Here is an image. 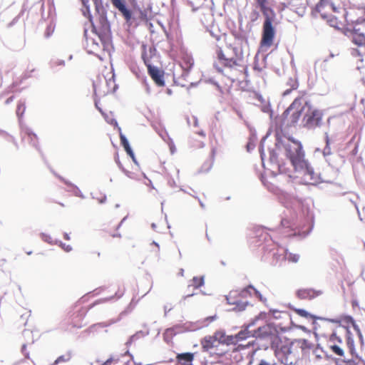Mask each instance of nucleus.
<instances>
[{
	"instance_id": "f257e3e1",
	"label": "nucleus",
	"mask_w": 365,
	"mask_h": 365,
	"mask_svg": "<svg viewBox=\"0 0 365 365\" xmlns=\"http://www.w3.org/2000/svg\"><path fill=\"white\" fill-rule=\"evenodd\" d=\"M269 153L270 163L277 165L279 171H282V165H280L278 155L283 153L294 170L302 173L304 177L310 180L309 184L316 185L322 182L320 174L315 173L311 164L305 159L304 151L300 141L293 138L283 139L277 135L275 148L269 149Z\"/></svg>"
},
{
	"instance_id": "f03ea898",
	"label": "nucleus",
	"mask_w": 365,
	"mask_h": 365,
	"mask_svg": "<svg viewBox=\"0 0 365 365\" xmlns=\"http://www.w3.org/2000/svg\"><path fill=\"white\" fill-rule=\"evenodd\" d=\"M84 9L82 10L84 16L87 17L91 24L92 31L95 33L103 46L107 48L112 43V34L110 30V24L107 18L106 10L103 7L102 2L95 0L96 13L98 19V26H96L93 21V16L90 11L88 1L82 0Z\"/></svg>"
},
{
	"instance_id": "7ed1b4c3",
	"label": "nucleus",
	"mask_w": 365,
	"mask_h": 365,
	"mask_svg": "<svg viewBox=\"0 0 365 365\" xmlns=\"http://www.w3.org/2000/svg\"><path fill=\"white\" fill-rule=\"evenodd\" d=\"M262 314H264L260 313L250 323L244 324L241 330L238 332V336L240 339L255 338V340L249 344L252 345L256 344L259 348L267 349L273 341L277 332L276 329L270 324L260 326L255 329H252L255 326L257 322Z\"/></svg>"
},
{
	"instance_id": "20e7f679",
	"label": "nucleus",
	"mask_w": 365,
	"mask_h": 365,
	"mask_svg": "<svg viewBox=\"0 0 365 365\" xmlns=\"http://www.w3.org/2000/svg\"><path fill=\"white\" fill-rule=\"evenodd\" d=\"M281 226L287 231L285 232L287 237H299L304 238L307 237L312 230L314 227V215L309 211L307 212V216L300 218L292 219H282Z\"/></svg>"
},
{
	"instance_id": "39448f33",
	"label": "nucleus",
	"mask_w": 365,
	"mask_h": 365,
	"mask_svg": "<svg viewBox=\"0 0 365 365\" xmlns=\"http://www.w3.org/2000/svg\"><path fill=\"white\" fill-rule=\"evenodd\" d=\"M255 1L264 16L260 44L262 46L269 47L272 44L275 36V29L272 25L275 13L273 9L266 6L267 0Z\"/></svg>"
},
{
	"instance_id": "423d86ee",
	"label": "nucleus",
	"mask_w": 365,
	"mask_h": 365,
	"mask_svg": "<svg viewBox=\"0 0 365 365\" xmlns=\"http://www.w3.org/2000/svg\"><path fill=\"white\" fill-rule=\"evenodd\" d=\"M252 289L254 286L249 284L247 287L240 290H232L225 296L227 304L233 305V308L230 311L240 312L246 309L247 307L252 305L247 300L248 297L252 296Z\"/></svg>"
},
{
	"instance_id": "0eeeda50",
	"label": "nucleus",
	"mask_w": 365,
	"mask_h": 365,
	"mask_svg": "<svg viewBox=\"0 0 365 365\" xmlns=\"http://www.w3.org/2000/svg\"><path fill=\"white\" fill-rule=\"evenodd\" d=\"M304 107H306V109L303 112V126L307 129H314L320 127L323 117L322 111L317 108H312L308 102L305 103Z\"/></svg>"
},
{
	"instance_id": "6e6552de",
	"label": "nucleus",
	"mask_w": 365,
	"mask_h": 365,
	"mask_svg": "<svg viewBox=\"0 0 365 365\" xmlns=\"http://www.w3.org/2000/svg\"><path fill=\"white\" fill-rule=\"evenodd\" d=\"M297 102L294 101L282 113L281 116V127L287 128L295 126L306 107L296 108Z\"/></svg>"
},
{
	"instance_id": "1a4fd4ad",
	"label": "nucleus",
	"mask_w": 365,
	"mask_h": 365,
	"mask_svg": "<svg viewBox=\"0 0 365 365\" xmlns=\"http://www.w3.org/2000/svg\"><path fill=\"white\" fill-rule=\"evenodd\" d=\"M142 58L148 67V73L150 78L153 79V81L155 82V83L158 86H165V79H164V74L165 72L163 70L160 69L155 66L151 65L149 63V60L148 59L146 56L145 52L142 53Z\"/></svg>"
},
{
	"instance_id": "9d476101",
	"label": "nucleus",
	"mask_w": 365,
	"mask_h": 365,
	"mask_svg": "<svg viewBox=\"0 0 365 365\" xmlns=\"http://www.w3.org/2000/svg\"><path fill=\"white\" fill-rule=\"evenodd\" d=\"M274 258L277 262L279 260H288L289 262L297 263L299 259V255L289 252L287 249L281 247L277 252L273 253Z\"/></svg>"
},
{
	"instance_id": "9b49d317",
	"label": "nucleus",
	"mask_w": 365,
	"mask_h": 365,
	"mask_svg": "<svg viewBox=\"0 0 365 365\" xmlns=\"http://www.w3.org/2000/svg\"><path fill=\"white\" fill-rule=\"evenodd\" d=\"M295 312L300 317L313 319L314 322L312 324L314 325V329H317V326L318 325L317 322H316L317 319L322 320V321H326V322H329L331 323H340V319H330V318L317 317L316 315H314V314L308 312L307 310H305L304 309H296Z\"/></svg>"
},
{
	"instance_id": "f8f14e48",
	"label": "nucleus",
	"mask_w": 365,
	"mask_h": 365,
	"mask_svg": "<svg viewBox=\"0 0 365 365\" xmlns=\"http://www.w3.org/2000/svg\"><path fill=\"white\" fill-rule=\"evenodd\" d=\"M110 2L128 23L132 19V11L128 8L125 0H110Z\"/></svg>"
},
{
	"instance_id": "ddd939ff",
	"label": "nucleus",
	"mask_w": 365,
	"mask_h": 365,
	"mask_svg": "<svg viewBox=\"0 0 365 365\" xmlns=\"http://www.w3.org/2000/svg\"><path fill=\"white\" fill-rule=\"evenodd\" d=\"M322 291L312 288L299 289L296 292L297 297L300 299H312L322 294Z\"/></svg>"
},
{
	"instance_id": "4468645a",
	"label": "nucleus",
	"mask_w": 365,
	"mask_h": 365,
	"mask_svg": "<svg viewBox=\"0 0 365 365\" xmlns=\"http://www.w3.org/2000/svg\"><path fill=\"white\" fill-rule=\"evenodd\" d=\"M192 324L190 323L183 324H176L173 327L168 328L165 330V338L166 339L168 336H173L179 333H182L187 331H191Z\"/></svg>"
},
{
	"instance_id": "2eb2a0df",
	"label": "nucleus",
	"mask_w": 365,
	"mask_h": 365,
	"mask_svg": "<svg viewBox=\"0 0 365 365\" xmlns=\"http://www.w3.org/2000/svg\"><path fill=\"white\" fill-rule=\"evenodd\" d=\"M52 173L54 174L55 176H56L61 181H62L63 183H65L67 186L70 187L71 189L69 190V191L72 192L73 193V195L76 197H81L82 199H84L85 198V195L81 192V191L80 190V189L78 187V186H76V185H74L73 183H72L71 181L65 179L63 177L58 175L57 173H56L54 171H52Z\"/></svg>"
},
{
	"instance_id": "dca6fc26",
	"label": "nucleus",
	"mask_w": 365,
	"mask_h": 365,
	"mask_svg": "<svg viewBox=\"0 0 365 365\" xmlns=\"http://www.w3.org/2000/svg\"><path fill=\"white\" fill-rule=\"evenodd\" d=\"M201 345L204 351H210L212 349H217L219 344L212 336L208 335L201 339Z\"/></svg>"
},
{
	"instance_id": "f3484780",
	"label": "nucleus",
	"mask_w": 365,
	"mask_h": 365,
	"mask_svg": "<svg viewBox=\"0 0 365 365\" xmlns=\"http://www.w3.org/2000/svg\"><path fill=\"white\" fill-rule=\"evenodd\" d=\"M27 136V140L31 145L34 147L40 153L41 150L38 146V141L37 135L34 133L30 129L24 127V138Z\"/></svg>"
},
{
	"instance_id": "a211bd4d",
	"label": "nucleus",
	"mask_w": 365,
	"mask_h": 365,
	"mask_svg": "<svg viewBox=\"0 0 365 365\" xmlns=\"http://www.w3.org/2000/svg\"><path fill=\"white\" fill-rule=\"evenodd\" d=\"M179 365H192L194 354L190 352L178 354L176 356Z\"/></svg>"
},
{
	"instance_id": "6ab92c4d",
	"label": "nucleus",
	"mask_w": 365,
	"mask_h": 365,
	"mask_svg": "<svg viewBox=\"0 0 365 365\" xmlns=\"http://www.w3.org/2000/svg\"><path fill=\"white\" fill-rule=\"evenodd\" d=\"M359 29H357L354 26L352 41L359 46H365V35L363 33H359Z\"/></svg>"
},
{
	"instance_id": "aec40b11",
	"label": "nucleus",
	"mask_w": 365,
	"mask_h": 365,
	"mask_svg": "<svg viewBox=\"0 0 365 365\" xmlns=\"http://www.w3.org/2000/svg\"><path fill=\"white\" fill-rule=\"evenodd\" d=\"M148 334H149L148 330H147L146 331H138L130 336L128 340L126 341L125 345L127 346H128L131 345L135 341H137V340L140 339V338L144 337Z\"/></svg>"
},
{
	"instance_id": "412c9836",
	"label": "nucleus",
	"mask_w": 365,
	"mask_h": 365,
	"mask_svg": "<svg viewBox=\"0 0 365 365\" xmlns=\"http://www.w3.org/2000/svg\"><path fill=\"white\" fill-rule=\"evenodd\" d=\"M342 321L346 324H351L357 334L361 333L359 325L356 323L354 319L351 316H344Z\"/></svg>"
},
{
	"instance_id": "4be33fe9",
	"label": "nucleus",
	"mask_w": 365,
	"mask_h": 365,
	"mask_svg": "<svg viewBox=\"0 0 365 365\" xmlns=\"http://www.w3.org/2000/svg\"><path fill=\"white\" fill-rule=\"evenodd\" d=\"M212 158H214V156H215V149L213 148L212 149ZM213 159H212L211 160H207L206 162H205L203 163V165H202L200 170H199V173H207L209 172L212 165H213Z\"/></svg>"
},
{
	"instance_id": "5701e85b",
	"label": "nucleus",
	"mask_w": 365,
	"mask_h": 365,
	"mask_svg": "<svg viewBox=\"0 0 365 365\" xmlns=\"http://www.w3.org/2000/svg\"><path fill=\"white\" fill-rule=\"evenodd\" d=\"M246 339H240L238 333L235 335H226L225 336L224 344L226 345L235 344L237 341L245 340Z\"/></svg>"
},
{
	"instance_id": "b1692460",
	"label": "nucleus",
	"mask_w": 365,
	"mask_h": 365,
	"mask_svg": "<svg viewBox=\"0 0 365 365\" xmlns=\"http://www.w3.org/2000/svg\"><path fill=\"white\" fill-rule=\"evenodd\" d=\"M287 85L290 86V88L287 89L283 92V96L289 95L292 90H295L298 88V82L297 78H290L287 81Z\"/></svg>"
},
{
	"instance_id": "393cba45",
	"label": "nucleus",
	"mask_w": 365,
	"mask_h": 365,
	"mask_svg": "<svg viewBox=\"0 0 365 365\" xmlns=\"http://www.w3.org/2000/svg\"><path fill=\"white\" fill-rule=\"evenodd\" d=\"M192 284H188V288L191 286H193L195 289H198L200 287L203 286L205 284V277L204 276L198 278L197 277H194L192 280Z\"/></svg>"
},
{
	"instance_id": "a878e982",
	"label": "nucleus",
	"mask_w": 365,
	"mask_h": 365,
	"mask_svg": "<svg viewBox=\"0 0 365 365\" xmlns=\"http://www.w3.org/2000/svg\"><path fill=\"white\" fill-rule=\"evenodd\" d=\"M346 346L349 350L350 354L352 356H355L358 357V355L356 352L355 346H354V340L353 336H349L346 339Z\"/></svg>"
},
{
	"instance_id": "bb28decb",
	"label": "nucleus",
	"mask_w": 365,
	"mask_h": 365,
	"mask_svg": "<svg viewBox=\"0 0 365 365\" xmlns=\"http://www.w3.org/2000/svg\"><path fill=\"white\" fill-rule=\"evenodd\" d=\"M212 336L215 339H216V341L218 344H223L225 336V331L224 330L216 331Z\"/></svg>"
},
{
	"instance_id": "cd10ccee",
	"label": "nucleus",
	"mask_w": 365,
	"mask_h": 365,
	"mask_svg": "<svg viewBox=\"0 0 365 365\" xmlns=\"http://www.w3.org/2000/svg\"><path fill=\"white\" fill-rule=\"evenodd\" d=\"M325 143L326 145L322 150V153L324 158L330 155L331 154V148H330V140L329 138V135L327 133H325Z\"/></svg>"
},
{
	"instance_id": "c85d7f7f",
	"label": "nucleus",
	"mask_w": 365,
	"mask_h": 365,
	"mask_svg": "<svg viewBox=\"0 0 365 365\" xmlns=\"http://www.w3.org/2000/svg\"><path fill=\"white\" fill-rule=\"evenodd\" d=\"M194 65V60L191 57H185L181 64L182 69L191 70Z\"/></svg>"
},
{
	"instance_id": "c756f323",
	"label": "nucleus",
	"mask_w": 365,
	"mask_h": 365,
	"mask_svg": "<svg viewBox=\"0 0 365 365\" xmlns=\"http://www.w3.org/2000/svg\"><path fill=\"white\" fill-rule=\"evenodd\" d=\"M152 6L150 4H148L146 8H144L143 10H140V18L142 20H147L148 17L149 13L151 11Z\"/></svg>"
},
{
	"instance_id": "7c9ffc66",
	"label": "nucleus",
	"mask_w": 365,
	"mask_h": 365,
	"mask_svg": "<svg viewBox=\"0 0 365 365\" xmlns=\"http://www.w3.org/2000/svg\"><path fill=\"white\" fill-rule=\"evenodd\" d=\"M41 240L50 245H56L58 244V240H53V238L51 237V235L46 234V233H41Z\"/></svg>"
},
{
	"instance_id": "2f4dec72",
	"label": "nucleus",
	"mask_w": 365,
	"mask_h": 365,
	"mask_svg": "<svg viewBox=\"0 0 365 365\" xmlns=\"http://www.w3.org/2000/svg\"><path fill=\"white\" fill-rule=\"evenodd\" d=\"M222 65L225 67L227 68H232L235 66H237V61L234 58H226L224 59L222 63H221Z\"/></svg>"
},
{
	"instance_id": "473e14b6",
	"label": "nucleus",
	"mask_w": 365,
	"mask_h": 365,
	"mask_svg": "<svg viewBox=\"0 0 365 365\" xmlns=\"http://www.w3.org/2000/svg\"><path fill=\"white\" fill-rule=\"evenodd\" d=\"M115 163H117L118 168L122 170V172L128 178H133V173L125 169V167H123L121 163L120 162L119 159L117 158H115Z\"/></svg>"
},
{
	"instance_id": "72a5a7b5",
	"label": "nucleus",
	"mask_w": 365,
	"mask_h": 365,
	"mask_svg": "<svg viewBox=\"0 0 365 365\" xmlns=\"http://www.w3.org/2000/svg\"><path fill=\"white\" fill-rule=\"evenodd\" d=\"M261 110L263 113H269L270 118H272L273 111L271 108V106H270L269 103H264L262 106Z\"/></svg>"
},
{
	"instance_id": "f704fd0d",
	"label": "nucleus",
	"mask_w": 365,
	"mask_h": 365,
	"mask_svg": "<svg viewBox=\"0 0 365 365\" xmlns=\"http://www.w3.org/2000/svg\"><path fill=\"white\" fill-rule=\"evenodd\" d=\"M267 138V135L263 137V138L262 139V140L260 142L259 146V152L260 153V158L262 159L263 164H264V155H265L264 150V143Z\"/></svg>"
},
{
	"instance_id": "c9c22d12",
	"label": "nucleus",
	"mask_w": 365,
	"mask_h": 365,
	"mask_svg": "<svg viewBox=\"0 0 365 365\" xmlns=\"http://www.w3.org/2000/svg\"><path fill=\"white\" fill-rule=\"evenodd\" d=\"M330 348H331V351L335 354H336L338 356H343L344 355V350L340 346H339L338 345L333 344V345L331 346Z\"/></svg>"
},
{
	"instance_id": "e433bc0d",
	"label": "nucleus",
	"mask_w": 365,
	"mask_h": 365,
	"mask_svg": "<svg viewBox=\"0 0 365 365\" xmlns=\"http://www.w3.org/2000/svg\"><path fill=\"white\" fill-rule=\"evenodd\" d=\"M324 354L323 349L318 345L314 350L313 354L315 356L317 359H321L322 354Z\"/></svg>"
},
{
	"instance_id": "4c0bfd02",
	"label": "nucleus",
	"mask_w": 365,
	"mask_h": 365,
	"mask_svg": "<svg viewBox=\"0 0 365 365\" xmlns=\"http://www.w3.org/2000/svg\"><path fill=\"white\" fill-rule=\"evenodd\" d=\"M120 144L125 150L126 148L130 147L129 142L127 139V138L120 131Z\"/></svg>"
},
{
	"instance_id": "58836bf2",
	"label": "nucleus",
	"mask_w": 365,
	"mask_h": 365,
	"mask_svg": "<svg viewBox=\"0 0 365 365\" xmlns=\"http://www.w3.org/2000/svg\"><path fill=\"white\" fill-rule=\"evenodd\" d=\"M115 322V321H114V320H111L110 322H109V323H107V322H100V323L95 324L91 326L90 327V329H94L96 327H107L110 326V324H113Z\"/></svg>"
},
{
	"instance_id": "ea45409f",
	"label": "nucleus",
	"mask_w": 365,
	"mask_h": 365,
	"mask_svg": "<svg viewBox=\"0 0 365 365\" xmlns=\"http://www.w3.org/2000/svg\"><path fill=\"white\" fill-rule=\"evenodd\" d=\"M252 296L255 295L260 302H265L266 299L262 295V294L254 287L252 289Z\"/></svg>"
},
{
	"instance_id": "a19ab883",
	"label": "nucleus",
	"mask_w": 365,
	"mask_h": 365,
	"mask_svg": "<svg viewBox=\"0 0 365 365\" xmlns=\"http://www.w3.org/2000/svg\"><path fill=\"white\" fill-rule=\"evenodd\" d=\"M329 341L331 342L337 341L339 344L342 343L341 338L340 336H337V334L335 331H333L332 334L330 335Z\"/></svg>"
},
{
	"instance_id": "79ce46f5",
	"label": "nucleus",
	"mask_w": 365,
	"mask_h": 365,
	"mask_svg": "<svg viewBox=\"0 0 365 365\" xmlns=\"http://www.w3.org/2000/svg\"><path fill=\"white\" fill-rule=\"evenodd\" d=\"M126 153L132 158L133 163L136 165H138V161L135 157V154L133 153V149L131 148V147H128V148H126V149L125 150Z\"/></svg>"
},
{
	"instance_id": "37998d69",
	"label": "nucleus",
	"mask_w": 365,
	"mask_h": 365,
	"mask_svg": "<svg viewBox=\"0 0 365 365\" xmlns=\"http://www.w3.org/2000/svg\"><path fill=\"white\" fill-rule=\"evenodd\" d=\"M57 245L59 247H61L66 252H69L72 250V247L71 245H66L65 243L62 242L61 241L58 240V242Z\"/></svg>"
},
{
	"instance_id": "c03bdc74",
	"label": "nucleus",
	"mask_w": 365,
	"mask_h": 365,
	"mask_svg": "<svg viewBox=\"0 0 365 365\" xmlns=\"http://www.w3.org/2000/svg\"><path fill=\"white\" fill-rule=\"evenodd\" d=\"M217 56L220 63L227 58L220 48L217 50Z\"/></svg>"
},
{
	"instance_id": "a18cd8bd",
	"label": "nucleus",
	"mask_w": 365,
	"mask_h": 365,
	"mask_svg": "<svg viewBox=\"0 0 365 365\" xmlns=\"http://www.w3.org/2000/svg\"><path fill=\"white\" fill-rule=\"evenodd\" d=\"M53 31L54 29L51 25L48 26L45 31L44 36L46 38H49L52 35Z\"/></svg>"
},
{
	"instance_id": "49530a36",
	"label": "nucleus",
	"mask_w": 365,
	"mask_h": 365,
	"mask_svg": "<svg viewBox=\"0 0 365 365\" xmlns=\"http://www.w3.org/2000/svg\"><path fill=\"white\" fill-rule=\"evenodd\" d=\"M52 66H64L65 61L61 59L53 60L51 62Z\"/></svg>"
},
{
	"instance_id": "de8ad7c7",
	"label": "nucleus",
	"mask_w": 365,
	"mask_h": 365,
	"mask_svg": "<svg viewBox=\"0 0 365 365\" xmlns=\"http://www.w3.org/2000/svg\"><path fill=\"white\" fill-rule=\"evenodd\" d=\"M327 1V0H320L316 6V10L320 11V9L326 5Z\"/></svg>"
},
{
	"instance_id": "09e8293b",
	"label": "nucleus",
	"mask_w": 365,
	"mask_h": 365,
	"mask_svg": "<svg viewBox=\"0 0 365 365\" xmlns=\"http://www.w3.org/2000/svg\"><path fill=\"white\" fill-rule=\"evenodd\" d=\"M190 71V70L182 69L181 76L179 78H182L184 81H187V78L189 76Z\"/></svg>"
},
{
	"instance_id": "8fccbe9b",
	"label": "nucleus",
	"mask_w": 365,
	"mask_h": 365,
	"mask_svg": "<svg viewBox=\"0 0 365 365\" xmlns=\"http://www.w3.org/2000/svg\"><path fill=\"white\" fill-rule=\"evenodd\" d=\"M186 81H184V80H182L180 78H175V80H174L175 83H176L177 85L180 86L182 87H185V82Z\"/></svg>"
},
{
	"instance_id": "3c124183",
	"label": "nucleus",
	"mask_w": 365,
	"mask_h": 365,
	"mask_svg": "<svg viewBox=\"0 0 365 365\" xmlns=\"http://www.w3.org/2000/svg\"><path fill=\"white\" fill-rule=\"evenodd\" d=\"M106 121H107L108 123H110V125H113L116 126V127L118 128V130H119V131H120V130H121V128H120V127H118V123H117V121H116V120H115V119L112 118V119H110V120H107V119H106Z\"/></svg>"
},
{
	"instance_id": "603ef678",
	"label": "nucleus",
	"mask_w": 365,
	"mask_h": 365,
	"mask_svg": "<svg viewBox=\"0 0 365 365\" xmlns=\"http://www.w3.org/2000/svg\"><path fill=\"white\" fill-rule=\"evenodd\" d=\"M341 320H340V323H338L339 324L341 325ZM343 328H344L346 329V338L349 337V336H352V334L351 332V331L349 330V327L344 326V325H341Z\"/></svg>"
},
{
	"instance_id": "864d4df0",
	"label": "nucleus",
	"mask_w": 365,
	"mask_h": 365,
	"mask_svg": "<svg viewBox=\"0 0 365 365\" xmlns=\"http://www.w3.org/2000/svg\"><path fill=\"white\" fill-rule=\"evenodd\" d=\"M310 343L307 339L302 340V349L309 347Z\"/></svg>"
},
{
	"instance_id": "5fc2aeb1",
	"label": "nucleus",
	"mask_w": 365,
	"mask_h": 365,
	"mask_svg": "<svg viewBox=\"0 0 365 365\" xmlns=\"http://www.w3.org/2000/svg\"><path fill=\"white\" fill-rule=\"evenodd\" d=\"M257 365H276L275 363L274 364H269V362H267L266 360L264 359H261L259 361V362L258 363Z\"/></svg>"
},
{
	"instance_id": "6e6d98bb",
	"label": "nucleus",
	"mask_w": 365,
	"mask_h": 365,
	"mask_svg": "<svg viewBox=\"0 0 365 365\" xmlns=\"http://www.w3.org/2000/svg\"><path fill=\"white\" fill-rule=\"evenodd\" d=\"M188 5L192 7V11L193 12L197 11L199 9V7H196L194 6L193 3L192 1H188Z\"/></svg>"
},
{
	"instance_id": "4d7b16f0",
	"label": "nucleus",
	"mask_w": 365,
	"mask_h": 365,
	"mask_svg": "<svg viewBox=\"0 0 365 365\" xmlns=\"http://www.w3.org/2000/svg\"><path fill=\"white\" fill-rule=\"evenodd\" d=\"M113 361V358L110 357L101 365H110Z\"/></svg>"
},
{
	"instance_id": "13d9d810",
	"label": "nucleus",
	"mask_w": 365,
	"mask_h": 365,
	"mask_svg": "<svg viewBox=\"0 0 365 365\" xmlns=\"http://www.w3.org/2000/svg\"><path fill=\"white\" fill-rule=\"evenodd\" d=\"M106 200H107V197L106 195H104L103 197H101V199H98V202L101 204H103L106 202Z\"/></svg>"
},
{
	"instance_id": "bf43d9fd",
	"label": "nucleus",
	"mask_w": 365,
	"mask_h": 365,
	"mask_svg": "<svg viewBox=\"0 0 365 365\" xmlns=\"http://www.w3.org/2000/svg\"><path fill=\"white\" fill-rule=\"evenodd\" d=\"M214 67L216 68V70L220 72V73H222L223 70L222 68V67H220L217 66V64L216 63H214Z\"/></svg>"
},
{
	"instance_id": "052dcab7",
	"label": "nucleus",
	"mask_w": 365,
	"mask_h": 365,
	"mask_svg": "<svg viewBox=\"0 0 365 365\" xmlns=\"http://www.w3.org/2000/svg\"><path fill=\"white\" fill-rule=\"evenodd\" d=\"M106 81L108 86H109L111 83V82L114 83V74L112 75L111 78L108 81Z\"/></svg>"
},
{
	"instance_id": "680f3d73",
	"label": "nucleus",
	"mask_w": 365,
	"mask_h": 365,
	"mask_svg": "<svg viewBox=\"0 0 365 365\" xmlns=\"http://www.w3.org/2000/svg\"><path fill=\"white\" fill-rule=\"evenodd\" d=\"M193 125L195 127H197L198 126V119L196 116H193Z\"/></svg>"
},
{
	"instance_id": "e2e57ef3",
	"label": "nucleus",
	"mask_w": 365,
	"mask_h": 365,
	"mask_svg": "<svg viewBox=\"0 0 365 365\" xmlns=\"http://www.w3.org/2000/svg\"><path fill=\"white\" fill-rule=\"evenodd\" d=\"M193 197L198 200L200 207L204 209L205 207V204L198 198V197H197V196H193Z\"/></svg>"
},
{
	"instance_id": "0e129e2a",
	"label": "nucleus",
	"mask_w": 365,
	"mask_h": 365,
	"mask_svg": "<svg viewBox=\"0 0 365 365\" xmlns=\"http://www.w3.org/2000/svg\"><path fill=\"white\" fill-rule=\"evenodd\" d=\"M357 335L359 339L361 344H364V338H363L362 333L358 334Z\"/></svg>"
},
{
	"instance_id": "69168bd1",
	"label": "nucleus",
	"mask_w": 365,
	"mask_h": 365,
	"mask_svg": "<svg viewBox=\"0 0 365 365\" xmlns=\"http://www.w3.org/2000/svg\"><path fill=\"white\" fill-rule=\"evenodd\" d=\"M172 309V307L168 308L167 306L164 307L165 316H167L168 312H169Z\"/></svg>"
},
{
	"instance_id": "338daca9",
	"label": "nucleus",
	"mask_w": 365,
	"mask_h": 365,
	"mask_svg": "<svg viewBox=\"0 0 365 365\" xmlns=\"http://www.w3.org/2000/svg\"><path fill=\"white\" fill-rule=\"evenodd\" d=\"M168 184L171 186V187H173L175 185V182L173 179H170L168 180Z\"/></svg>"
},
{
	"instance_id": "774afa93",
	"label": "nucleus",
	"mask_w": 365,
	"mask_h": 365,
	"mask_svg": "<svg viewBox=\"0 0 365 365\" xmlns=\"http://www.w3.org/2000/svg\"><path fill=\"white\" fill-rule=\"evenodd\" d=\"M63 237L66 240H70V236L68 233L65 232L63 234Z\"/></svg>"
}]
</instances>
